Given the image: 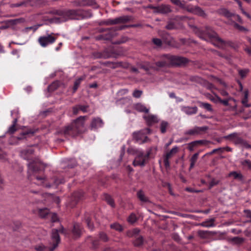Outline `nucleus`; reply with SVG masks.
<instances>
[{"mask_svg": "<svg viewBox=\"0 0 251 251\" xmlns=\"http://www.w3.org/2000/svg\"><path fill=\"white\" fill-rule=\"evenodd\" d=\"M83 12L80 10L59 11L52 18L47 16H44L43 18L45 21H49L50 23H60L69 19H77L78 16L82 14Z\"/></svg>", "mask_w": 251, "mask_h": 251, "instance_id": "f257e3e1", "label": "nucleus"}, {"mask_svg": "<svg viewBox=\"0 0 251 251\" xmlns=\"http://www.w3.org/2000/svg\"><path fill=\"white\" fill-rule=\"evenodd\" d=\"M86 118V116H80L71 125L65 127L63 130L59 131V133L67 138L75 136L82 131Z\"/></svg>", "mask_w": 251, "mask_h": 251, "instance_id": "f03ea898", "label": "nucleus"}, {"mask_svg": "<svg viewBox=\"0 0 251 251\" xmlns=\"http://www.w3.org/2000/svg\"><path fill=\"white\" fill-rule=\"evenodd\" d=\"M203 35L207 36L209 41L215 46L223 48L225 46L224 42L219 37L217 34L210 27H206Z\"/></svg>", "mask_w": 251, "mask_h": 251, "instance_id": "7ed1b4c3", "label": "nucleus"}, {"mask_svg": "<svg viewBox=\"0 0 251 251\" xmlns=\"http://www.w3.org/2000/svg\"><path fill=\"white\" fill-rule=\"evenodd\" d=\"M59 232L66 235V230L62 227L61 226L59 230L56 229H53L52 230L51 240L50 242V246L49 247L50 251H53L58 245L60 243V239L59 235Z\"/></svg>", "mask_w": 251, "mask_h": 251, "instance_id": "20e7f679", "label": "nucleus"}, {"mask_svg": "<svg viewBox=\"0 0 251 251\" xmlns=\"http://www.w3.org/2000/svg\"><path fill=\"white\" fill-rule=\"evenodd\" d=\"M151 149L148 151L146 154H144L143 151H138L137 152L136 156L133 162L134 166H145L146 161L148 160L149 156L151 154Z\"/></svg>", "mask_w": 251, "mask_h": 251, "instance_id": "39448f33", "label": "nucleus"}, {"mask_svg": "<svg viewBox=\"0 0 251 251\" xmlns=\"http://www.w3.org/2000/svg\"><path fill=\"white\" fill-rule=\"evenodd\" d=\"M54 34L51 33L46 35L40 36L38 38V42L42 47H46L48 45L53 44L56 41V38L54 36Z\"/></svg>", "mask_w": 251, "mask_h": 251, "instance_id": "423d86ee", "label": "nucleus"}, {"mask_svg": "<svg viewBox=\"0 0 251 251\" xmlns=\"http://www.w3.org/2000/svg\"><path fill=\"white\" fill-rule=\"evenodd\" d=\"M169 65L179 66L185 64L187 62V59L184 57L177 56H173L172 55H167Z\"/></svg>", "mask_w": 251, "mask_h": 251, "instance_id": "0eeeda50", "label": "nucleus"}, {"mask_svg": "<svg viewBox=\"0 0 251 251\" xmlns=\"http://www.w3.org/2000/svg\"><path fill=\"white\" fill-rule=\"evenodd\" d=\"M150 129L147 128H146L144 131H139L134 133L133 137L139 143H143L146 142L148 140V137L145 135V134L150 133Z\"/></svg>", "mask_w": 251, "mask_h": 251, "instance_id": "6e6552de", "label": "nucleus"}, {"mask_svg": "<svg viewBox=\"0 0 251 251\" xmlns=\"http://www.w3.org/2000/svg\"><path fill=\"white\" fill-rule=\"evenodd\" d=\"M42 162L38 159L33 161H29L28 164V173L30 172H36L41 170Z\"/></svg>", "mask_w": 251, "mask_h": 251, "instance_id": "1a4fd4ad", "label": "nucleus"}, {"mask_svg": "<svg viewBox=\"0 0 251 251\" xmlns=\"http://www.w3.org/2000/svg\"><path fill=\"white\" fill-rule=\"evenodd\" d=\"M130 20V17L128 16H123L116 18L114 19H109L106 22L107 25H115L121 23H125Z\"/></svg>", "mask_w": 251, "mask_h": 251, "instance_id": "9d476101", "label": "nucleus"}, {"mask_svg": "<svg viewBox=\"0 0 251 251\" xmlns=\"http://www.w3.org/2000/svg\"><path fill=\"white\" fill-rule=\"evenodd\" d=\"M11 115L13 117L14 120L13 121L12 125L9 127L7 132L10 134H13L16 130L15 126L18 119V110L17 109H14L11 111Z\"/></svg>", "mask_w": 251, "mask_h": 251, "instance_id": "9b49d317", "label": "nucleus"}, {"mask_svg": "<svg viewBox=\"0 0 251 251\" xmlns=\"http://www.w3.org/2000/svg\"><path fill=\"white\" fill-rule=\"evenodd\" d=\"M170 66L167 55L163 56L161 60L154 64V70H158L161 68Z\"/></svg>", "mask_w": 251, "mask_h": 251, "instance_id": "f8f14e48", "label": "nucleus"}, {"mask_svg": "<svg viewBox=\"0 0 251 251\" xmlns=\"http://www.w3.org/2000/svg\"><path fill=\"white\" fill-rule=\"evenodd\" d=\"M24 21V20L21 18L8 20L6 21L7 27L13 29H17L18 27V25Z\"/></svg>", "mask_w": 251, "mask_h": 251, "instance_id": "ddd939ff", "label": "nucleus"}, {"mask_svg": "<svg viewBox=\"0 0 251 251\" xmlns=\"http://www.w3.org/2000/svg\"><path fill=\"white\" fill-rule=\"evenodd\" d=\"M207 129L206 126L198 127L196 126L193 128L188 130L185 132V134L195 135L200 134L201 132Z\"/></svg>", "mask_w": 251, "mask_h": 251, "instance_id": "4468645a", "label": "nucleus"}, {"mask_svg": "<svg viewBox=\"0 0 251 251\" xmlns=\"http://www.w3.org/2000/svg\"><path fill=\"white\" fill-rule=\"evenodd\" d=\"M33 152L34 150L32 147H28L26 149L22 151L21 152V155L24 158L27 159V160H30V158H29V156L31 155Z\"/></svg>", "mask_w": 251, "mask_h": 251, "instance_id": "2eb2a0df", "label": "nucleus"}, {"mask_svg": "<svg viewBox=\"0 0 251 251\" xmlns=\"http://www.w3.org/2000/svg\"><path fill=\"white\" fill-rule=\"evenodd\" d=\"M103 123L102 120L100 118H95L92 120L91 124L92 129H96L103 126Z\"/></svg>", "mask_w": 251, "mask_h": 251, "instance_id": "dca6fc26", "label": "nucleus"}, {"mask_svg": "<svg viewBox=\"0 0 251 251\" xmlns=\"http://www.w3.org/2000/svg\"><path fill=\"white\" fill-rule=\"evenodd\" d=\"M181 110L185 114L190 115L196 114L197 112L198 108L196 106H183L181 107Z\"/></svg>", "mask_w": 251, "mask_h": 251, "instance_id": "f3484780", "label": "nucleus"}, {"mask_svg": "<svg viewBox=\"0 0 251 251\" xmlns=\"http://www.w3.org/2000/svg\"><path fill=\"white\" fill-rule=\"evenodd\" d=\"M82 228L80 224L78 223H75L74 225V228L73 229V233L74 236L75 237L80 236L82 233Z\"/></svg>", "mask_w": 251, "mask_h": 251, "instance_id": "a211bd4d", "label": "nucleus"}, {"mask_svg": "<svg viewBox=\"0 0 251 251\" xmlns=\"http://www.w3.org/2000/svg\"><path fill=\"white\" fill-rule=\"evenodd\" d=\"M143 117L148 125H152L158 121L157 117L156 115H148L144 116Z\"/></svg>", "mask_w": 251, "mask_h": 251, "instance_id": "6ab92c4d", "label": "nucleus"}, {"mask_svg": "<svg viewBox=\"0 0 251 251\" xmlns=\"http://www.w3.org/2000/svg\"><path fill=\"white\" fill-rule=\"evenodd\" d=\"M35 178L36 181L35 182L37 184L43 185L47 188H50L51 187L50 184H47L46 182V179L45 177L35 176Z\"/></svg>", "mask_w": 251, "mask_h": 251, "instance_id": "aec40b11", "label": "nucleus"}, {"mask_svg": "<svg viewBox=\"0 0 251 251\" xmlns=\"http://www.w3.org/2000/svg\"><path fill=\"white\" fill-rule=\"evenodd\" d=\"M138 68L144 70L145 71H148L150 69H154V64L149 62H145L138 65Z\"/></svg>", "mask_w": 251, "mask_h": 251, "instance_id": "412c9836", "label": "nucleus"}, {"mask_svg": "<svg viewBox=\"0 0 251 251\" xmlns=\"http://www.w3.org/2000/svg\"><path fill=\"white\" fill-rule=\"evenodd\" d=\"M134 108L138 112L146 113L149 112L150 109L149 108H147L144 104L141 103H138L135 104Z\"/></svg>", "mask_w": 251, "mask_h": 251, "instance_id": "4be33fe9", "label": "nucleus"}, {"mask_svg": "<svg viewBox=\"0 0 251 251\" xmlns=\"http://www.w3.org/2000/svg\"><path fill=\"white\" fill-rule=\"evenodd\" d=\"M209 99L214 102H220L223 103L225 106H228L229 105L228 100H222L219 96L217 95H215L214 96H211L209 97Z\"/></svg>", "mask_w": 251, "mask_h": 251, "instance_id": "5701e85b", "label": "nucleus"}, {"mask_svg": "<svg viewBox=\"0 0 251 251\" xmlns=\"http://www.w3.org/2000/svg\"><path fill=\"white\" fill-rule=\"evenodd\" d=\"M157 9L159 13L162 14H167L172 11L171 6L169 5H161Z\"/></svg>", "mask_w": 251, "mask_h": 251, "instance_id": "b1692460", "label": "nucleus"}, {"mask_svg": "<svg viewBox=\"0 0 251 251\" xmlns=\"http://www.w3.org/2000/svg\"><path fill=\"white\" fill-rule=\"evenodd\" d=\"M178 147L177 146H175L173 147L169 151L167 152L164 156L171 158L178 152Z\"/></svg>", "mask_w": 251, "mask_h": 251, "instance_id": "393cba45", "label": "nucleus"}, {"mask_svg": "<svg viewBox=\"0 0 251 251\" xmlns=\"http://www.w3.org/2000/svg\"><path fill=\"white\" fill-rule=\"evenodd\" d=\"M137 197L139 200L143 202H148L149 201L148 198L145 195L144 192L142 190L139 191L137 193Z\"/></svg>", "mask_w": 251, "mask_h": 251, "instance_id": "a878e982", "label": "nucleus"}, {"mask_svg": "<svg viewBox=\"0 0 251 251\" xmlns=\"http://www.w3.org/2000/svg\"><path fill=\"white\" fill-rule=\"evenodd\" d=\"M229 176L239 180H243V176L241 173L235 171L230 172L229 174Z\"/></svg>", "mask_w": 251, "mask_h": 251, "instance_id": "bb28decb", "label": "nucleus"}, {"mask_svg": "<svg viewBox=\"0 0 251 251\" xmlns=\"http://www.w3.org/2000/svg\"><path fill=\"white\" fill-rule=\"evenodd\" d=\"M195 9L196 10L194 12V14L202 17H206V15L205 13L201 8L198 6H195Z\"/></svg>", "mask_w": 251, "mask_h": 251, "instance_id": "cd10ccee", "label": "nucleus"}, {"mask_svg": "<svg viewBox=\"0 0 251 251\" xmlns=\"http://www.w3.org/2000/svg\"><path fill=\"white\" fill-rule=\"evenodd\" d=\"M169 124L167 122L162 121L161 122L160 126V128L161 133H164L166 132L167 129L168 127Z\"/></svg>", "mask_w": 251, "mask_h": 251, "instance_id": "c85d7f7f", "label": "nucleus"}, {"mask_svg": "<svg viewBox=\"0 0 251 251\" xmlns=\"http://www.w3.org/2000/svg\"><path fill=\"white\" fill-rule=\"evenodd\" d=\"M214 219H211L209 220L206 221L202 223V225L203 226L207 227H213L215 226L214 224Z\"/></svg>", "mask_w": 251, "mask_h": 251, "instance_id": "c756f323", "label": "nucleus"}, {"mask_svg": "<svg viewBox=\"0 0 251 251\" xmlns=\"http://www.w3.org/2000/svg\"><path fill=\"white\" fill-rule=\"evenodd\" d=\"M240 163L244 168L251 170V161L250 160H242L240 161Z\"/></svg>", "mask_w": 251, "mask_h": 251, "instance_id": "7c9ffc66", "label": "nucleus"}, {"mask_svg": "<svg viewBox=\"0 0 251 251\" xmlns=\"http://www.w3.org/2000/svg\"><path fill=\"white\" fill-rule=\"evenodd\" d=\"M60 82L55 81L49 86L48 89L49 91H53L56 90L59 86Z\"/></svg>", "mask_w": 251, "mask_h": 251, "instance_id": "2f4dec72", "label": "nucleus"}, {"mask_svg": "<svg viewBox=\"0 0 251 251\" xmlns=\"http://www.w3.org/2000/svg\"><path fill=\"white\" fill-rule=\"evenodd\" d=\"M198 156H199L198 153H195L192 156V157L190 159L191 163H190V170H191L194 167L195 163L196 162V161L198 159Z\"/></svg>", "mask_w": 251, "mask_h": 251, "instance_id": "473e14b6", "label": "nucleus"}, {"mask_svg": "<svg viewBox=\"0 0 251 251\" xmlns=\"http://www.w3.org/2000/svg\"><path fill=\"white\" fill-rule=\"evenodd\" d=\"M49 210L48 208L40 209L39 210V214L40 217L45 218L47 216L50 215Z\"/></svg>", "mask_w": 251, "mask_h": 251, "instance_id": "72a5a7b5", "label": "nucleus"}, {"mask_svg": "<svg viewBox=\"0 0 251 251\" xmlns=\"http://www.w3.org/2000/svg\"><path fill=\"white\" fill-rule=\"evenodd\" d=\"M250 70L248 69H245L243 70H239L238 73L241 77L243 78L245 77L249 73Z\"/></svg>", "mask_w": 251, "mask_h": 251, "instance_id": "f704fd0d", "label": "nucleus"}, {"mask_svg": "<svg viewBox=\"0 0 251 251\" xmlns=\"http://www.w3.org/2000/svg\"><path fill=\"white\" fill-rule=\"evenodd\" d=\"M221 13L223 14L225 17L227 18L233 16L234 15L230 12L227 9L225 8L221 9Z\"/></svg>", "mask_w": 251, "mask_h": 251, "instance_id": "c9c22d12", "label": "nucleus"}, {"mask_svg": "<svg viewBox=\"0 0 251 251\" xmlns=\"http://www.w3.org/2000/svg\"><path fill=\"white\" fill-rule=\"evenodd\" d=\"M83 79H84L83 77H80L78 78V79H77L75 81V83H74V91H75L77 89L81 81Z\"/></svg>", "mask_w": 251, "mask_h": 251, "instance_id": "e433bc0d", "label": "nucleus"}, {"mask_svg": "<svg viewBox=\"0 0 251 251\" xmlns=\"http://www.w3.org/2000/svg\"><path fill=\"white\" fill-rule=\"evenodd\" d=\"M111 228L121 231L123 230L122 226L118 223H114L110 226Z\"/></svg>", "mask_w": 251, "mask_h": 251, "instance_id": "4c0bfd02", "label": "nucleus"}, {"mask_svg": "<svg viewBox=\"0 0 251 251\" xmlns=\"http://www.w3.org/2000/svg\"><path fill=\"white\" fill-rule=\"evenodd\" d=\"M107 202L112 207H114V202L112 198L108 195H106L105 197Z\"/></svg>", "mask_w": 251, "mask_h": 251, "instance_id": "58836bf2", "label": "nucleus"}, {"mask_svg": "<svg viewBox=\"0 0 251 251\" xmlns=\"http://www.w3.org/2000/svg\"><path fill=\"white\" fill-rule=\"evenodd\" d=\"M137 220V218L134 214H131L128 218V222L131 224L134 223Z\"/></svg>", "mask_w": 251, "mask_h": 251, "instance_id": "ea45409f", "label": "nucleus"}, {"mask_svg": "<svg viewBox=\"0 0 251 251\" xmlns=\"http://www.w3.org/2000/svg\"><path fill=\"white\" fill-rule=\"evenodd\" d=\"M143 242V240L142 237H138L134 242V245L136 246H141Z\"/></svg>", "mask_w": 251, "mask_h": 251, "instance_id": "a19ab883", "label": "nucleus"}, {"mask_svg": "<svg viewBox=\"0 0 251 251\" xmlns=\"http://www.w3.org/2000/svg\"><path fill=\"white\" fill-rule=\"evenodd\" d=\"M201 106L206 109L209 111H212V108L211 107V105L208 103L201 102Z\"/></svg>", "mask_w": 251, "mask_h": 251, "instance_id": "79ce46f5", "label": "nucleus"}, {"mask_svg": "<svg viewBox=\"0 0 251 251\" xmlns=\"http://www.w3.org/2000/svg\"><path fill=\"white\" fill-rule=\"evenodd\" d=\"M231 240L236 244H240L244 241V239L239 237H235L232 238Z\"/></svg>", "mask_w": 251, "mask_h": 251, "instance_id": "37998d69", "label": "nucleus"}, {"mask_svg": "<svg viewBox=\"0 0 251 251\" xmlns=\"http://www.w3.org/2000/svg\"><path fill=\"white\" fill-rule=\"evenodd\" d=\"M171 1L174 4L180 7L184 6V4L180 0H171Z\"/></svg>", "mask_w": 251, "mask_h": 251, "instance_id": "c03bdc74", "label": "nucleus"}, {"mask_svg": "<svg viewBox=\"0 0 251 251\" xmlns=\"http://www.w3.org/2000/svg\"><path fill=\"white\" fill-rule=\"evenodd\" d=\"M142 93L143 92L141 90H136L133 92L132 95L136 98H139L141 97Z\"/></svg>", "mask_w": 251, "mask_h": 251, "instance_id": "a18cd8bd", "label": "nucleus"}, {"mask_svg": "<svg viewBox=\"0 0 251 251\" xmlns=\"http://www.w3.org/2000/svg\"><path fill=\"white\" fill-rule=\"evenodd\" d=\"M219 182V181L218 180L213 179L211 180V181L209 183V188L210 189L213 186L217 185Z\"/></svg>", "mask_w": 251, "mask_h": 251, "instance_id": "49530a36", "label": "nucleus"}, {"mask_svg": "<svg viewBox=\"0 0 251 251\" xmlns=\"http://www.w3.org/2000/svg\"><path fill=\"white\" fill-rule=\"evenodd\" d=\"M234 26L240 31H244L247 30L245 27H244L243 26L240 25L239 24L237 23H234Z\"/></svg>", "mask_w": 251, "mask_h": 251, "instance_id": "de8ad7c7", "label": "nucleus"}, {"mask_svg": "<svg viewBox=\"0 0 251 251\" xmlns=\"http://www.w3.org/2000/svg\"><path fill=\"white\" fill-rule=\"evenodd\" d=\"M152 42L154 43V44L156 45L157 47L161 46V45L162 44V41L160 39L153 38L152 39Z\"/></svg>", "mask_w": 251, "mask_h": 251, "instance_id": "09e8293b", "label": "nucleus"}, {"mask_svg": "<svg viewBox=\"0 0 251 251\" xmlns=\"http://www.w3.org/2000/svg\"><path fill=\"white\" fill-rule=\"evenodd\" d=\"M100 238L103 241H106L108 240V237L106 234L103 232H101L100 233Z\"/></svg>", "mask_w": 251, "mask_h": 251, "instance_id": "8fccbe9b", "label": "nucleus"}, {"mask_svg": "<svg viewBox=\"0 0 251 251\" xmlns=\"http://www.w3.org/2000/svg\"><path fill=\"white\" fill-rule=\"evenodd\" d=\"M86 223L88 228L91 230H93L94 226L93 224L91 222L90 219H89V218L87 219Z\"/></svg>", "mask_w": 251, "mask_h": 251, "instance_id": "3c124183", "label": "nucleus"}, {"mask_svg": "<svg viewBox=\"0 0 251 251\" xmlns=\"http://www.w3.org/2000/svg\"><path fill=\"white\" fill-rule=\"evenodd\" d=\"M169 159L170 158L164 156V163L166 168H168L170 167Z\"/></svg>", "mask_w": 251, "mask_h": 251, "instance_id": "603ef678", "label": "nucleus"}, {"mask_svg": "<svg viewBox=\"0 0 251 251\" xmlns=\"http://www.w3.org/2000/svg\"><path fill=\"white\" fill-rule=\"evenodd\" d=\"M237 137L238 134L237 133H233L227 136L226 138L230 139H233L237 138Z\"/></svg>", "mask_w": 251, "mask_h": 251, "instance_id": "864d4df0", "label": "nucleus"}, {"mask_svg": "<svg viewBox=\"0 0 251 251\" xmlns=\"http://www.w3.org/2000/svg\"><path fill=\"white\" fill-rule=\"evenodd\" d=\"M50 216H51V220L53 222H55L57 221L58 217L56 214L55 213H50L49 215Z\"/></svg>", "mask_w": 251, "mask_h": 251, "instance_id": "5fc2aeb1", "label": "nucleus"}, {"mask_svg": "<svg viewBox=\"0 0 251 251\" xmlns=\"http://www.w3.org/2000/svg\"><path fill=\"white\" fill-rule=\"evenodd\" d=\"M248 99H243V100H242V103L245 106H246L247 107H251V104H248Z\"/></svg>", "mask_w": 251, "mask_h": 251, "instance_id": "6e6d98bb", "label": "nucleus"}, {"mask_svg": "<svg viewBox=\"0 0 251 251\" xmlns=\"http://www.w3.org/2000/svg\"><path fill=\"white\" fill-rule=\"evenodd\" d=\"M79 108L80 110H81L83 112H86L88 108L87 105H78Z\"/></svg>", "mask_w": 251, "mask_h": 251, "instance_id": "4d7b16f0", "label": "nucleus"}, {"mask_svg": "<svg viewBox=\"0 0 251 251\" xmlns=\"http://www.w3.org/2000/svg\"><path fill=\"white\" fill-rule=\"evenodd\" d=\"M79 110H79V108L78 105H76V106H74L73 108V113L75 115L77 114L78 113Z\"/></svg>", "mask_w": 251, "mask_h": 251, "instance_id": "13d9d810", "label": "nucleus"}, {"mask_svg": "<svg viewBox=\"0 0 251 251\" xmlns=\"http://www.w3.org/2000/svg\"><path fill=\"white\" fill-rule=\"evenodd\" d=\"M128 92V90L126 89H124L120 90L118 92V94L119 95H125L127 94Z\"/></svg>", "mask_w": 251, "mask_h": 251, "instance_id": "bf43d9fd", "label": "nucleus"}, {"mask_svg": "<svg viewBox=\"0 0 251 251\" xmlns=\"http://www.w3.org/2000/svg\"><path fill=\"white\" fill-rule=\"evenodd\" d=\"M213 81L214 82H217L220 83V84H223L224 86H226V84L225 82H223L222 80L218 78L214 77Z\"/></svg>", "mask_w": 251, "mask_h": 251, "instance_id": "052dcab7", "label": "nucleus"}, {"mask_svg": "<svg viewBox=\"0 0 251 251\" xmlns=\"http://www.w3.org/2000/svg\"><path fill=\"white\" fill-rule=\"evenodd\" d=\"M233 17L234 19L237 20L239 23H243V20L239 15L234 14Z\"/></svg>", "mask_w": 251, "mask_h": 251, "instance_id": "680f3d73", "label": "nucleus"}, {"mask_svg": "<svg viewBox=\"0 0 251 251\" xmlns=\"http://www.w3.org/2000/svg\"><path fill=\"white\" fill-rule=\"evenodd\" d=\"M242 13L244 15H245L247 17H248V18L249 19H251V16H250V15L247 12H246L244 10V9L243 8V7H241V8L240 9Z\"/></svg>", "mask_w": 251, "mask_h": 251, "instance_id": "e2e57ef3", "label": "nucleus"}, {"mask_svg": "<svg viewBox=\"0 0 251 251\" xmlns=\"http://www.w3.org/2000/svg\"><path fill=\"white\" fill-rule=\"evenodd\" d=\"M73 197L75 199L76 197H78V199H80L81 197H82V192H79L75 193L74 194Z\"/></svg>", "mask_w": 251, "mask_h": 251, "instance_id": "0e129e2a", "label": "nucleus"}, {"mask_svg": "<svg viewBox=\"0 0 251 251\" xmlns=\"http://www.w3.org/2000/svg\"><path fill=\"white\" fill-rule=\"evenodd\" d=\"M185 190L186 191H188L189 192H196V193H198V192H199L200 191H198V190H194V189L193 188H189V187H187L185 188Z\"/></svg>", "mask_w": 251, "mask_h": 251, "instance_id": "69168bd1", "label": "nucleus"}, {"mask_svg": "<svg viewBox=\"0 0 251 251\" xmlns=\"http://www.w3.org/2000/svg\"><path fill=\"white\" fill-rule=\"evenodd\" d=\"M45 249V246L43 245H39L36 248V250L37 251H43Z\"/></svg>", "mask_w": 251, "mask_h": 251, "instance_id": "338daca9", "label": "nucleus"}, {"mask_svg": "<svg viewBox=\"0 0 251 251\" xmlns=\"http://www.w3.org/2000/svg\"><path fill=\"white\" fill-rule=\"evenodd\" d=\"M174 27H175V25L172 23H169L166 26V28L168 29H172Z\"/></svg>", "mask_w": 251, "mask_h": 251, "instance_id": "774afa93", "label": "nucleus"}]
</instances>
